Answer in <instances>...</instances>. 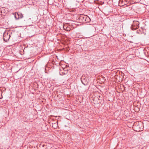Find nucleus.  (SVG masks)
<instances>
[{"label":"nucleus","instance_id":"nucleus-1","mask_svg":"<svg viewBox=\"0 0 149 149\" xmlns=\"http://www.w3.org/2000/svg\"><path fill=\"white\" fill-rule=\"evenodd\" d=\"M10 35L8 33H4L3 34V39L5 42H7L9 40Z\"/></svg>","mask_w":149,"mask_h":149},{"label":"nucleus","instance_id":"nucleus-2","mask_svg":"<svg viewBox=\"0 0 149 149\" xmlns=\"http://www.w3.org/2000/svg\"><path fill=\"white\" fill-rule=\"evenodd\" d=\"M81 82L84 84L86 85L87 84V79L85 76H82L81 77Z\"/></svg>","mask_w":149,"mask_h":149},{"label":"nucleus","instance_id":"nucleus-3","mask_svg":"<svg viewBox=\"0 0 149 149\" xmlns=\"http://www.w3.org/2000/svg\"><path fill=\"white\" fill-rule=\"evenodd\" d=\"M139 24L138 21H134L133 22V23L132 24L133 26H134L135 27L134 28V29H136L138 27V26Z\"/></svg>","mask_w":149,"mask_h":149},{"label":"nucleus","instance_id":"nucleus-4","mask_svg":"<svg viewBox=\"0 0 149 149\" xmlns=\"http://www.w3.org/2000/svg\"><path fill=\"white\" fill-rule=\"evenodd\" d=\"M88 18V17H87L86 15H81L80 18V19H82L83 21H86V18Z\"/></svg>","mask_w":149,"mask_h":149},{"label":"nucleus","instance_id":"nucleus-5","mask_svg":"<svg viewBox=\"0 0 149 149\" xmlns=\"http://www.w3.org/2000/svg\"><path fill=\"white\" fill-rule=\"evenodd\" d=\"M63 70V71L61 70V71L60 72V74L61 75H63V74H65L67 73V70L65 69L64 68H62Z\"/></svg>","mask_w":149,"mask_h":149},{"label":"nucleus","instance_id":"nucleus-6","mask_svg":"<svg viewBox=\"0 0 149 149\" xmlns=\"http://www.w3.org/2000/svg\"><path fill=\"white\" fill-rule=\"evenodd\" d=\"M19 15L18 13L17 12L15 13V17L16 19H19Z\"/></svg>","mask_w":149,"mask_h":149},{"label":"nucleus","instance_id":"nucleus-7","mask_svg":"<svg viewBox=\"0 0 149 149\" xmlns=\"http://www.w3.org/2000/svg\"><path fill=\"white\" fill-rule=\"evenodd\" d=\"M68 26V25L67 24H64L63 25V28L65 30Z\"/></svg>","mask_w":149,"mask_h":149},{"label":"nucleus","instance_id":"nucleus-8","mask_svg":"<svg viewBox=\"0 0 149 149\" xmlns=\"http://www.w3.org/2000/svg\"><path fill=\"white\" fill-rule=\"evenodd\" d=\"M67 31H70V29L69 27L68 26L66 29L65 30Z\"/></svg>","mask_w":149,"mask_h":149},{"label":"nucleus","instance_id":"nucleus-9","mask_svg":"<svg viewBox=\"0 0 149 149\" xmlns=\"http://www.w3.org/2000/svg\"><path fill=\"white\" fill-rule=\"evenodd\" d=\"M22 16H21V17H20V18H22V17H23V16H22Z\"/></svg>","mask_w":149,"mask_h":149}]
</instances>
